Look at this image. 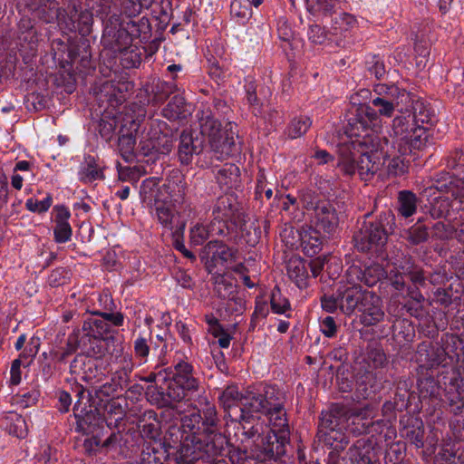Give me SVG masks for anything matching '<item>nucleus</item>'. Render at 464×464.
<instances>
[{
    "label": "nucleus",
    "mask_w": 464,
    "mask_h": 464,
    "mask_svg": "<svg viewBox=\"0 0 464 464\" xmlns=\"http://www.w3.org/2000/svg\"><path fill=\"white\" fill-rule=\"evenodd\" d=\"M391 96H380L372 101V105L378 109V112L369 105L361 104L355 108V118L349 123L350 135L362 137L363 144H371L376 147L372 136L381 137L383 122L381 116L390 118L395 110L402 111L401 104L410 102V95L404 90L399 91L392 86L390 88Z\"/></svg>",
    "instance_id": "3"
},
{
    "label": "nucleus",
    "mask_w": 464,
    "mask_h": 464,
    "mask_svg": "<svg viewBox=\"0 0 464 464\" xmlns=\"http://www.w3.org/2000/svg\"><path fill=\"white\" fill-rule=\"evenodd\" d=\"M231 13L241 18H248L251 16L249 8V0H233L231 3Z\"/></svg>",
    "instance_id": "36"
},
{
    "label": "nucleus",
    "mask_w": 464,
    "mask_h": 464,
    "mask_svg": "<svg viewBox=\"0 0 464 464\" xmlns=\"http://www.w3.org/2000/svg\"><path fill=\"white\" fill-rule=\"evenodd\" d=\"M129 195H130V188L128 186L123 187L121 189H120L116 192V196L119 198H121V200L128 198Z\"/></svg>",
    "instance_id": "58"
},
{
    "label": "nucleus",
    "mask_w": 464,
    "mask_h": 464,
    "mask_svg": "<svg viewBox=\"0 0 464 464\" xmlns=\"http://www.w3.org/2000/svg\"><path fill=\"white\" fill-rule=\"evenodd\" d=\"M141 144L144 154L151 152L167 154L172 148L170 139L161 133L159 125L151 128L147 137L141 141Z\"/></svg>",
    "instance_id": "17"
},
{
    "label": "nucleus",
    "mask_w": 464,
    "mask_h": 464,
    "mask_svg": "<svg viewBox=\"0 0 464 464\" xmlns=\"http://www.w3.org/2000/svg\"><path fill=\"white\" fill-rule=\"evenodd\" d=\"M209 248L216 247V250L213 254V258L215 261H220L222 265L228 266L232 264V262L236 258V251L235 249L228 247L226 245L219 244L218 242H210L208 244Z\"/></svg>",
    "instance_id": "25"
},
{
    "label": "nucleus",
    "mask_w": 464,
    "mask_h": 464,
    "mask_svg": "<svg viewBox=\"0 0 464 464\" xmlns=\"http://www.w3.org/2000/svg\"><path fill=\"white\" fill-rule=\"evenodd\" d=\"M365 293L368 291L362 290L357 282L352 281L346 276V282L342 283L338 287L341 311L346 315L353 314L356 310L359 311L361 303L364 301Z\"/></svg>",
    "instance_id": "11"
},
{
    "label": "nucleus",
    "mask_w": 464,
    "mask_h": 464,
    "mask_svg": "<svg viewBox=\"0 0 464 464\" xmlns=\"http://www.w3.org/2000/svg\"><path fill=\"white\" fill-rule=\"evenodd\" d=\"M417 108L414 107V111ZM427 115L418 118L416 111L397 116L392 121L390 138L392 148L399 155L406 156L422 150L428 142V132L423 123Z\"/></svg>",
    "instance_id": "6"
},
{
    "label": "nucleus",
    "mask_w": 464,
    "mask_h": 464,
    "mask_svg": "<svg viewBox=\"0 0 464 464\" xmlns=\"http://www.w3.org/2000/svg\"><path fill=\"white\" fill-rule=\"evenodd\" d=\"M135 353L141 358L147 357L149 354L150 348L144 338H138L134 343Z\"/></svg>",
    "instance_id": "45"
},
{
    "label": "nucleus",
    "mask_w": 464,
    "mask_h": 464,
    "mask_svg": "<svg viewBox=\"0 0 464 464\" xmlns=\"http://www.w3.org/2000/svg\"><path fill=\"white\" fill-rule=\"evenodd\" d=\"M346 275L352 281L363 282L368 286H372L387 276V272L380 265L374 264L367 266L363 271L357 266H352L348 268Z\"/></svg>",
    "instance_id": "16"
},
{
    "label": "nucleus",
    "mask_w": 464,
    "mask_h": 464,
    "mask_svg": "<svg viewBox=\"0 0 464 464\" xmlns=\"http://www.w3.org/2000/svg\"><path fill=\"white\" fill-rule=\"evenodd\" d=\"M333 422L331 416H324L321 421L319 433L321 440H323L325 444L338 450L339 449H342L343 444H346L347 441L345 440L344 436L339 430H335L332 426Z\"/></svg>",
    "instance_id": "19"
},
{
    "label": "nucleus",
    "mask_w": 464,
    "mask_h": 464,
    "mask_svg": "<svg viewBox=\"0 0 464 464\" xmlns=\"http://www.w3.org/2000/svg\"><path fill=\"white\" fill-rule=\"evenodd\" d=\"M357 24L356 18L347 13H342L334 18V30L335 34L343 33L353 29Z\"/></svg>",
    "instance_id": "30"
},
{
    "label": "nucleus",
    "mask_w": 464,
    "mask_h": 464,
    "mask_svg": "<svg viewBox=\"0 0 464 464\" xmlns=\"http://www.w3.org/2000/svg\"><path fill=\"white\" fill-rule=\"evenodd\" d=\"M31 163L27 160H20L15 164L14 171L21 170L25 171L30 169Z\"/></svg>",
    "instance_id": "57"
},
{
    "label": "nucleus",
    "mask_w": 464,
    "mask_h": 464,
    "mask_svg": "<svg viewBox=\"0 0 464 464\" xmlns=\"http://www.w3.org/2000/svg\"><path fill=\"white\" fill-rule=\"evenodd\" d=\"M216 224H212L209 227L207 224L202 222L195 223L190 228V241L193 245L199 246L202 245L210 235L214 234H224V227H215Z\"/></svg>",
    "instance_id": "21"
},
{
    "label": "nucleus",
    "mask_w": 464,
    "mask_h": 464,
    "mask_svg": "<svg viewBox=\"0 0 464 464\" xmlns=\"http://www.w3.org/2000/svg\"><path fill=\"white\" fill-rule=\"evenodd\" d=\"M239 175V169L235 165L225 166L218 170V179L221 184L230 186L237 182Z\"/></svg>",
    "instance_id": "31"
},
{
    "label": "nucleus",
    "mask_w": 464,
    "mask_h": 464,
    "mask_svg": "<svg viewBox=\"0 0 464 464\" xmlns=\"http://www.w3.org/2000/svg\"><path fill=\"white\" fill-rule=\"evenodd\" d=\"M340 0H306L307 9L314 14L329 15Z\"/></svg>",
    "instance_id": "28"
},
{
    "label": "nucleus",
    "mask_w": 464,
    "mask_h": 464,
    "mask_svg": "<svg viewBox=\"0 0 464 464\" xmlns=\"http://www.w3.org/2000/svg\"><path fill=\"white\" fill-rule=\"evenodd\" d=\"M348 135L351 137V146L356 151H352L349 146L341 148L339 164L347 174H353L357 171L362 179L368 180L382 166V160L378 152L381 147V137L372 136L375 143L378 142L376 147H373L371 144L361 142L362 137L351 136L349 130Z\"/></svg>",
    "instance_id": "7"
},
{
    "label": "nucleus",
    "mask_w": 464,
    "mask_h": 464,
    "mask_svg": "<svg viewBox=\"0 0 464 464\" xmlns=\"http://www.w3.org/2000/svg\"><path fill=\"white\" fill-rule=\"evenodd\" d=\"M355 246L361 251H368L384 246L387 241V232L380 223L365 224L360 232L354 236Z\"/></svg>",
    "instance_id": "12"
},
{
    "label": "nucleus",
    "mask_w": 464,
    "mask_h": 464,
    "mask_svg": "<svg viewBox=\"0 0 464 464\" xmlns=\"http://www.w3.org/2000/svg\"><path fill=\"white\" fill-rule=\"evenodd\" d=\"M176 373L168 386V396L174 401H180L186 396V391L198 389V380L192 375V366L181 362L175 366Z\"/></svg>",
    "instance_id": "10"
},
{
    "label": "nucleus",
    "mask_w": 464,
    "mask_h": 464,
    "mask_svg": "<svg viewBox=\"0 0 464 464\" xmlns=\"http://www.w3.org/2000/svg\"><path fill=\"white\" fill-rule=\"evenodd\" d=\"M373 418V413H372V409H369V408H366L364 409L363 411H361L357 414H354L353 417H352V422L353 423H355V420H360V419H372Z\"/></svg>",
    "instance_id": "52"
},
{
    "label": "nucleus",
    "mask_w": 464,
    "mask_h": 464,
    "mask_svg": "<svg viewBox=\"0 0 464 464\" xmlns=\"http://www.w3.org/2000/svg\"><path fill=\"white\" fill-rule=\"evenodd\" d=\"M219 401L225 409H231L241 402V420L246 423L260 420L262 417L268 420L271 431L276 440H285L288 434L285 411L283 408L280 392L275 386H266L262 393L248 392L243 396L237 386H228L222 392Z\"/></svg>",
    "instance_id": "1"
},
{
    "label": "nucleus",
    "mask_w": 464,
    "mask_h": 464,
    "mask_svg": "<svg viewBox=\"0 0 464 464\" xmlns=\"http://www.w3.org/2000/svg\"><path fill=\"white\" fill-rule=\"evenodd\" d=\"M15 43L24 59L34 57L36 54L39 35L34 20L27 15L22 16L17 23Z\"/></svg>",
    "instance_id": "9"
},
{
    "label": "nucleus",
    "mask_w": 464,
    "mask_h": 464,
    "mask_svg": "<svg viewBox=\"0 0 464 464\" xmlns=\"http://www.w3.org/2000/svg\"><path fill=\"white\" fill-rule=\"evenodd\" d=\"M311 124V120L306 116L293 119L287 129L288 137L291 139L301 137L308 130Z\"/></svg>",
    "instance_id": "27"
},
{
    "label": "nucleus",
    "mask_w": 464,
    "mask_h": 464,
    "mask_svg": "<svg viewBox=\"0 0 464 464\" xmlns=\"http://www.w3.org/2000/svg\"><path fill=\"white\" fill-rule=\"evenodd\" d=\"M215 423V411L212 408L208 409L204 420L196 409L182 417V442L179 456L176 458L179 462L193 460L199 457L198 452L208 443L207 437L213 432Z\"/></svg>",
    "instance_id": "5"
},
{
    "label": "nucleus",
    "mask_w": 464,
    "mask_h": 464,
    "mask_svg": "<svg viewBox=\"0 0 464 464\" xmlns=\"http://www.w3.org/2000/svg\"><path fill=\"white\" fill-rule=\"evenodd\" d=\"M51 459V448L47 446L42 454L34 457L35 464H46Z\"/></svg>",
    "instance_id": "49"
},
{
    "label": "nucleus",
    "mask_w": 464,
    "mask_h": 464,
    "mask_svg": "<svg viewBox=\"0 0 464 464\" xmlns=\"http://www.w3.org/2000/svg\"><path fill=\"white\" fill-rule=\"evenodd\" d=\"M185 106L184 98L181 96H175L169 102L167 108L164 110V115L168 118H179L188 111L183 108Z\"/></svg>",
    "instance_id": "29"
},
{
    "label": "nucleus",
    "mask_w": 464,
    "mask_h": 464,
    "mask_svg": "<svg viewBox=\"0 0 464 464\" xmlns=\"http://www.w3.org/2000/svg\"><path fill=\"white\" fill-rule=\"evenodd\" d=\"M46 8H47L46 5H44L41 8L42 14L46 13V16L44 17L45 22L52 23V22L57 21L58 20V6L56 5V4H53V6L49 7L48 12H46Z\"/></svg>",
    "instance_id": "47"
},
{
    "label": "nucleus",
    "mask_w": 464,
    "mask_h": 464,
    "mask_svg": "<svg viewBox=\"0 0 464 464\" xmlns=\"http://www.w3.org/2000/svg\"><path fill=\"white\" fill-rule=\"evenodd\" d=\"M457 237L459 241L464 243V223L459 226V227L457 230Z\"/></svg>",
    "instance_id": "64"
},
{
    "label": "nucleus",
    "mask_w": 464,
    "mask_h": 464,
    "mask_svg": "<svg viewBox=\"0 0 464 464\" xmlns=\"http://www.w3.org/2000/svg\"><path fill=\"white\" fill-rule=\"evenodd\" d=\"M308 38L314 44H323L327 40V34L324 28L314 24L308 30Z\"/></svg>",
    "instance_id": "38"
},
{
    "label": "nucleus",
    "mask_w": 464,
    "mask_h": 464,
    "mask_svg": "<svg viewBox=\"0 0 464 464\" xmlns=\"http://www.w3.org/2000/svg\"><path fill=\"white\" fill-rule=\"evenodd\" d=\"M287 274L299 288L306 286L308 272L305 262L302 258L293 256L289 259L287 263Z\"/></svg>",
    "instance_id": "20"
},
{
    "label": "nucleus",
    "mask_w": 464,
    "mask_h": 464,
    "mask_svg": "<svg viewBox=\"0 0 464 464\" xmlns=\"http://www.w3.org/2000/svg\"><path fill=\"white\" fill-rule=\"evenodd\" d=\"M11 184L15 189H21L23 186V178L18 174L13 175Z\"/></svg>",
    "instance_id": "56"
},
{
    "label": "nucleus",
    "mask_w": 464,
    "mask_h": 464,
    "mask_svg": "<svg viewBox=\"0 0 464 464\" xmlns=\"http://www.w3.org/2000/svg\"><path fill=\"white\" fill-rule=\"evenodd\" d=\"M401 155L392 159L387 158L382 160V166L387 164L388 172L390 174L398 175L404 171L405 164L403 160L401 158Z\"/></svg>",
    "instance_id": "37"
},
{
    "label": "nucleus",
    "mask_w": 464,
    "mask_h": 464,
    "mask_svg": "<svg viewBox=\"0 0 464 464\" xmlns=\"http://www.w3.org/2000/svg\"><path fill=\"white\" fill-rule=\"evenodd\" d=\"M408 234V238L412 244H419L420 242H423L428 237V232L426 228L422 226L411 227L409 230Z\"/></svg>",
    "instance_id": "39"
},
{
    "label": "nucleus",
    "mask_w": 464,
    "mask_h": 464,
    "mask_svg": "<svg viewBox=\"0 0 464 464\" xmlns=\"http://www.w3.org/2000/svg\"><path fill=\"white\" fill-rule=\"evenodd\" d=\"M51 206V198H46L44 200H34V199H28L26 201V207L29 210L34 212H44L46 211Z\"/></svg>",
    "instance_id": "40"
},
{
    "label": "nucleus",
    "mask_w": 464,
    "mask_h": 464,
    "mask_svg": "<svg viewBox=\"0 0 464 464\" xmlns=\"http://www.w3.org/2000/svg\"><path fill=\"white\" fill-rule=\"evenodd\" d=\"M32 104L36 111H40L45 107L46 101L39 94H31Z\"/></svg>",
    "instance_id": "50"
},
{
    "label": "nucleus",
    "mask_w": 464,
    "mask_h": 464,
    "mask_svg": "<svg viewBox=\"0 0 464 464\" xmlns=\"http://www.w3.org/2000/svg\"><path fill=\"white\" fill-rule=\"evenodd\" d=\"M130 123V127L127 128V123L121 122V117L114 121V125L110 123V130L112 131L114 128L117 127L118 124H121V135L119 138V150L121 151V156L126 160H130V159L133 156V152L135 150L136 140L133 132L137 130L138 125L135 121L132 119L128 120L127 121Z\"/></svg>",
    "instance_id": "15"
},
{
    "label": "nucleus",
    "mask_w": 464,
    "mask_h": 464,
    "mask_svg": "<svg viewBox=\"0 0 464 464\" xmlns=\"http://www.w3.org/2000/svg\"><path fill=\"white\" fill-rule=\"evenodd\" d=\"M451 200L448 196H440L432 204V215L437 218L448 216L450 211L464 208V182H460L450 189Z\"/></svg>",
    "instance_id": "13"
},
{
    "label": "nucleus",
    "mask_w": 464,
    "mask_h": 464,
    "mask_svg": "<svg viewBox=\"0 0 464 464\" xmlns=\"http://www.w3.org/2000/svg\"><path fill=\"white\" fill-rule=\"evenodd\" d=\"M271 307L274 313L283 314L289 310V303L282 297L279 290H275L271 295Z\"/></svg>",
    "instance_id": "35"
},
{
    "label": "nucleus",
    "mask_w": 464,
    "mask_h": 464,
    "mask_svg": "<svg viewBox=\"0 0 464 464\" xmlns=\"http://www.w3.org/2000/svg\"><path fill=\"white\" fill-rule=\"evenodd\" d=\"M140 198L164 229L174 236L183 235L186 221L176 210V206L183 200L178 185L168 183L160 186L158 179H146L140 186Z\"/></svg>",
    "instance_id": "2"
},
{
    "label": "nucleus",
    "mask_w": 464,
    "mask_h": 464,
    "mask_svg": "<svg viewBox=\"0 0 464 464\" xmlns=\"http://www.w3.org/2000/svg\"><path fill=\"white\" fill-rule=\"evenodd\" d=\"M48 283L53 287H56L58 285V275L54 271L48 277Z\"/></svg>",
    "instance_id": "60"
},
{
    "label": "nucleus",
    "mask_w": 464,
    "mask_h": 464,
    "mask_svg": "<svg viewBox=\"0 0 464 464\" xmlns=\"http://www.w3.org/2000/svg\"><path fill=\"white\" fill-rule=\"evenodd\" d=\"M398 202L399 213L404 218L411 217L417 210V198L411 191H401L399 193Z\"/></svg>",
    "instance_id": "23"
},
{
    "label": "nucleus",
    "mask_w": 464,
    "mask_h": 464,
    "mask_svg": "<svg viewBox=\"0 0 464 464\" xmlns=\"http://www.w3.org/2000/svg\"><path fill=\"white\" fill-rule=\"evenodd\" d=\"M8 199V182L5 176L0 177V208L7 203Z\"/></svg>",
    "instance_id": "46"
},
{
    "label": "nucleus",
    "mask_w": 464,
    "mask_h": 464,
    "mask_svg": "<svg viewBox=\"0 0 464 464\" xmlns=\"http://www.w3.org/2000/svg\"><path fill=\"white\" fill-rule=\"evenodd\" d=\"M74 82L75 80L72 76H70L69 82H67V84L63 86V90L65 92L72 93L74 91Z\"/></svg>",
    "instance_id": "59"
},
{
    "label": "nucleus",
    "mask_w": 464,
    "mask_h": 464,
    "mask_svg": "<svg viewBox=\"0 0 464 464\" xmlns=\"http://www.w3.org/2000/svg\"><path fill=\"white\" fill-rule=\"evenodd\" d=\"M326 261V256H318L311 260L309 266L314 276H317L320 274V272L324 269Z\"/></svg>",
    "instance_id": "44"
},
{
    "label": "nucleus",
    "mask_w": 464,
    "mask_h": 464,
    "mask_svg": "<svg viewBox=\"0 0 464 464\" xmlns=\"http://www.w3.org/2000/svg\"><path fill=\"white\" fill-rule=\"evenodd\" d=\"M39 393L36 391H31L25 392L22 395V401L24 403L25 407H28L31 404H34L38 401Z\"/></svg>",
    "instance_id": "48"
},
{
    "label": "nucleus",
    "mask_w": 464,
    "mask_h": 464,
    "mask_svg": "<svg viewBox=\"0 0 464 464\" xmlns=\"http://www.w3.org/2000/svg\"><path fill=\"white\" fill-rule=\"evenodd\" d=\"M177 248L179 250H180L184 254V256H186L187 257L195 258L194 255L191 252H189L188 249H186L184 245H182V244L177 245Z\"/></svg>",
    "instance_id": "63"
},
{
    "label": "nucleus",
    "mask_w": 464,
    "mask_h": 464,
    "mask_svg": "<svg viewBox=\"0 0 464 464\" xmlns=\"http://www.w3.org/2000/svg\"><path fill=\"white\" fill-rule=\"evenodd\" d=\"M315 228L324 233H332L338 224L334 209L328 204L316 206L314 209Z\"/></svg>",
    "instance_id": "18"
},
{
    "label": "nucleus",
    "mask_w": 464,
    "mask_h": 464,
    "mask_svg": "<svg viewBox=\"0 0 464 464\" xmlns=\"http://www.w3.org/2000/svg\"><path fill=\"white\" fill-rule=\"evenodd\" d=\"M319 232L320 230L316 228L313 231L302 230L300 232L301 246L306 255L313 256L320 251L322 241L318 235Z\"/></svg>",
    "instance_id": "22"
},
{
    "label": "nucleus",
    "mask_w": 464,
    "mask_h": 464,
    "mask_svg": "<svg viewBox=\"0 0 464 464\" xmlns=\"http://www.w3.org/2000/svg\"><path fill=\"white\" fill-rule=\"evenodd\" d=\"M177 281L179 285L184 288H189L192 286V280L190 276L185 273H179L177 275Z\"/></svg>",
    "instance_id": "51"
},
{
    "label": "nucleus",
    "mask_w": 464,
    "mask_h": 464,
    "mask_svg": "<svg viewBox=\"0 0 464 464\" xmlns=\"http://www.w3.org/2000/svg\"><path fill=\"white\" fill-rule=\"evenodd\" d=\"M320 329L326 337H333L336 333V324L332 316H326L320 323Z\"/></svg>",
    "instance_id": "41"
},
{
    "label": "nucleus",
    "mask_w": 464,
    "mask_h": 464,
    "mask_svg": "<svg viewBox=\"0 0 464 464\" xmlns=\"http://www.w3.org/2000/svg\"><path fill=\"white\" fill-rule=\"evenodd\" d=\"M358 312L361 314L362 323L365 325H373L384 317L380 297L370 291L365 293L364 301L361 303Z\"/></svg>",
    "instance_id": "14"
},
{
    "label": "nucleus",
    "mask_w": 464,
    "mask_h": 464,
    "mask_svg": "<svg viewBox=\"0 0 464 464\" xmlns=\"http://www.w3.org/2000/svg\"><path fill=\"white\" fill-rule=\"evenodd\" d=\"M69 217V210L60 206V243L68 241L72 236V228L65 221Z\"/></svg>",
    "instance_id": "34"
},
{
    "label": "nucleus",
    "mask_w": 464,
    "mask_h": 464,
    "mask_svg": "<svg viewBox=\"0 0 464 464\" xmlns=\"http://www.w3.org/2000/svg\"><path fill=\"white\" fill-rule=\"evenodd\" d=\"M7 429L10 434L19 439L25 438L28 432L25 420L17 414L12 418Z\"/></svg>",
    "instance_id": "32"
},
{
    "label": "nucleus",
    "mask_w": 464,
    "mask_h": 464,
    "mask_svg": "<svg viewBox=\"0 0 464 464\" xmlns=\"http://www.w3.org/2000/svg\"><path fill=\"white\" fill-rule=\"evenodd\" d=\"M215 220L218 223H224L227 231L240 233L243 237V231L246 229L245 215L240 211L235 200L230 197L220 198L214 211Z\"/></svg>",
    "instance_id": "8"
},
{
    "label": "nucleus",
    "mask_w": 464,
    "mask_h": 464,
    "mask_svg": "<svg viewBox=\"0 0 464 464\" xmlns=\"http://www.w3.org/2000/svg\"><path fill=\"white\" fill-rule=\"evenodd\" d=\"M215 291L221 298H230L236 290L233 278L227 275H218L215 277Z\"/></svg>",
    "instance_id": "24"
},
{
    "label": "nucleus",
    "mask_w": 464,
    "mask_h": 464,
    "mask_svg": "<svg viewBox=\"0 0 464 464\" xmlns=\"http://www.w3.org/2000/svg\"><path fill=\"white\" fill-rule=\"evenodd\" d=\"M79 178L84 183H92L103 179V174L102 169L96 166L95 161L90 160L85 165L82 166Z\"/></svg>",
    "instance_id": "26"
},
{
    "label": "nucleus",
    "mask_w": 464,
    "mask_h": 464,
    "mask_svg": "<svg viewBox=\"0 0 464 464\" xmlns=\"http://www.w3.org/2000/svg\"><path fill=\"white\" fill-rule=\"evenodd\" d=\"M231 339L228 334H222L218 342L221 348H227L230 345Z\"/></svg>",
    "instance_id": "54"
},
{
    "label": "nucleus",
    "mask_w": 464,
    "mask_h": 464,
    "mask_svg": "<svg viewBox=\"0 0 464 464\" xmlns=\"http://www.w3.org/2000/svg\"><path fill=\"white\" fill-rule=\"evenodd\" d=\"M452 0H440L439 6L442 13H446Z\"/></svg>",
    "instance_id": "61"
},
{
    "label": "nucleus",
    "mask_w": 464,
    "mask_h": 464,
    "mask_svg": "<svg viewBox=\"0 0 464 464\" xmlns=\"http://www.w3.org/2000/svg\"><path fill=\"white\" fill-rule=\"evenodd\" d=\"M10 383L18 385L21 382V360L15 359L12 362L10 370Z\"/></svg>",
    "instance_id": "43"
},
{
    "label": "nucleus",
    "mask_w": 464,
    "mask_h": 464,
    "mask_svg": "<svg viewBox=\"0 0 464 464\" xmlns=\"http://www.w3.org/2000/svg\"><path fill=\"white\" fill-rule=\"evenodd\" d=\"M322 307L328 313H334L337 308H340V298L338 297V291L336 292V295L323 297Z\"/></svg>",
    "instance_id": "42"
},
{
    "label": "nucleus",
    "mask_w": 464,
    "mask_h": 464,
    "mask_svg": "<svg viewBox=\"0 0 464 464\" xmlns=\"http://www.w3.org/2000/svg\"><path fill=\"white\" fill-rule=\"evenodd\" d=\"M42 357L43 359L41 361V367L43 373L46 378H49L53 374L56 368L58 362L57 353L53 351H50L49 353L44 352L43 353Z\"/></svg>",
    "instance_id": "33"
},
{
    "label": "nucleus",
    "mask_w": 464,
    "mask_h": 464,
    "mask_svg": "<svg viewBox=\"0 0 464 464\" xmlns=\"http://www.w3.org/2000/svg\"><path fill=\"white\" fill-rule=\"evenodd\" d=\"M53 220L55 223V226L53 227V238L56 242H58V206L53 207Z\"/></svg>",
    "instance_id": "53"
},
{
    "label": "nucleus",
    "mask_w": 464,
    "mask_h": 464,
    "mask_svg": "<svg viewBox=\"0 0 464 464\" xmlns=\"http://www.w3.org/2000/svg\"><path fill=\"white\" fill-rule=\"evenodd\" d=\"M314 158L318 160L320 163H327L330 160V155L325 150H318L315 152Z\"/></svg>",
    "instance_id": "55"
},
{
    "label": "nucleus",
    "mask_w": 464,
    "mask_h": 464,
    "mask_svg": "<svg viewBox=\"0 0 464 464\" xmlns=\"http://www.w3.org/2000/svg\"><path fill=\"white\" fill-rule=\"evenodd\" d=\"M200 136L191 130H184L180 135L179 158L182 164L191 162L194 155L201 152L204 144L208 143L218 160L232 154L235 150L233 134L223 131L220 123L207 114L199 119Z\"/></svg>",
    "instance_id": "4"
},
{
    "label": "nucleus",
    "mask_w": 464,
    "mask_h": 464,
    "mask_svg": "<svg viewBox=\"0 0 464 464\" xmlns=\"http://www.w3.org/2000/svg\"><path fill=\"white\" fill-rule=\"evenodd\" d=\"M60 402L68 406L70 404V395L67 392H60Z\"/></svg>",
    "instance_id": "62"
}]
</instances>
